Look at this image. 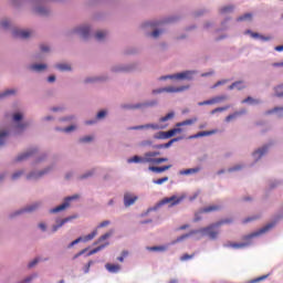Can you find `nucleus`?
Here are the masks:
<instances>
[{
  "instance_id": "obj_63",
  "label": "nucleus",
  "mask_w": 283,
  "mask_h": 283,
  "mask_svg": "<svg viewBox=\"0 0 283 283\" xmlns=\"http://www.w3.org/2000/svg\"><path fill=\"white\" fill-rule=\"evenodd\" d=\"M38 12H39V14H46L48 13V11L43 8H39Z\"/></svg>"
},
{
  "instance_id": "obj_56",
  "label": "nucleus",
  "mask_w": 283,
  "mask_h": 283,
  "mask_svg": "<svg viewBox=\"0 0 283 283\" xmlns=\"http://www.w3.org/2000/svg\"><path fill=\"white\" fill-rule=\"evenodd\" d=\"M21 176H23V171H18L12 175V180H17L18 178H21Z\"/></svg>"
},
{
  "instance_id": "obj_55",
  "label": "nucleus",
  "mask_w": 283,
  "mask_h": 283,
  "mask_svg": "<svg viewBox=\"0 0 283 283\" xmlns=\"http://www.w3.org/2000/svg\"><path fill=\"white\" fill-rule=\"evenodd\" d=\"M36 264H39V259H34L33 261H31L28 265L29 269H32L34 266H36Z\"/></svg>"
},
{
  "instance_id": "obj_28",
  "label": "nucleus",
  "mask_w": 283,
  "mask_h": 283,
  "mask_svg": "<svg viewBox=\"0 0 283 283\" xmlns=\"http://www.w3.org/2000/svg\"><path fill=\"white\" fill-rule=\"evenodd\" d=\"M44 174H48V170H43L40 172H31L30 175H28L27 179L28 180H34L36 178H41V176H44Z\"/></svg>"
},
{
  "instance_id": "obj_59",
  "label": "nucleus",
  "mask_w": 283,
  "mask_h": 283,
  "mask_svg": "<svg viewBox=\"0 0 283 283\" xmlns=\"http://www.w3.org/2000/svg\"><path fill=\"white\" fill-rule=\"evenodd\" d=\"M75 129H76V126H69L64 128L63 132L70 133V132H74Z\"/></svg>"
},
{
  "instance_id": "obj_29",
  "label": "nucleus",
  "mask_w": 283,
  "mask_h": 283,
  "mask_svg": "<svg viewBox=\"0 0 283 283\" xmlns=\"http://www.w3.org/2000/svg\"><path fill=\"white\" fill-rule=\"evenodd\" d=\"M48 65L45 64H33L30 66V70H32L33 72H43V70H46Z\"/></svg>"
},
{
  "instance_id": "obj_14",
  "label": "nucleus",
  "mask_w": 283,
  "mask_h": 283,
  "mask_svg": "<svg viewBox=\"0 0 283 283\" xmlns=\"http://www.w3.org/2000/svg\"><path fill=\"white\" fill-rule=\"evenodd\" d=\"M191 235H198V230H191L190 232L178 237L172 241V244H178V242H182L184 240H187V238H191Z\"/></svg>"
},
{
  "instance_id": "obj_15",
  "label": "nucleus",
  "mask_w": 283,
  "mask_h": 283,
  "mask_svg": "<svg viewBox=\"0 0 283 283\" xmlns=\"http://www.w3.org/2000/svg\"><path fill=\"white\" fill-rule=\"evenodd\" d=\"M148 169L154 174H163L164 171H169V169H171V165L161 166V167L150 166Z\"/></svg>"
},
{
  "instance_id": "obj_10",
  "label": "nucleus",
  "mask_w": 283,
  "mask_h": 283,
  "mask_svg": "<svg viewBox=\"0 0 283 283\" xmlns=\"http://www.w3.org/2000/svg\"><path fill=\"white\" fill-rule=\"evenodd\" d=\"M136 200H138V196L126 192L124 195V207H132V205L136 203Z\"/></svg>"
},
{
  "instance_id": "obj_32",
  "label": "nucleus",
  "mask_w": 283,
  "mask_h": 283,
  "mask_svg": "<svg viewBox=\"0 0 283 283\" xmlns=\"http://www.w3.org/2000/svg\"><path fill=\"white\" fill-rule=\"evenodd\" d=\"M174 116H176V113L170 112L166 116L161 117L159 119V123H167V120H171V118H174Z\"/></svg>"
},
{
  "instance_id": "obj_54",
  "label": "nucleus",
  "mask_w": 283,
  "mask_h": 283,
  "mask_svg": "<svg viewBox=\"0 0 283 283\" xmlns=\"http://www.w3.org/2000/svg\"><path fill=\"white\" fill-rule=\"evenodd\" d=\"M92 264H94V261H88V263L84 266V273H90Z\"/></svg>"
},
{
  "instance_id": "obj_33",
  "label": "nucleus",
  "mask_w": 283,
  "mask_h": 283,
  "mask_svg": "<svg viewBox=\"0 0 283 283\" xmlns=\"http://www.w3.org/2000/svg\"><path fill=\"white\" fill-rule=\"evenodd\" d=\"M30 156H32V153H24L22 155H19L15 160H17V163H21L23 160H28V158H30Z\"/></svg>"
},
{
  "instance_id": "obj_24",
  "label": "nucleus",
  "mask_w": 283,
  "mask_h": 283,
  "mask_svg": "<svg viewBox=\"0 0 283 283\" xmlns=\"http://www.w3.org/2000/svg\"><path fill=\"white\" fill-rule=\"evenodd\" d=\"M200 171V167L197 168H188L180 171L181 176H191L193 174H198Z\"/></svg>"
},
{
  "instance_id": "obj_64",
  "label": "nucleus",
  "mask_w": 283,
  "mask_h": 283,
  "mask_svg": "<svg viewBox=\"0 0 283 283\" xmlns=\"http://www.w3.org/2000/svg\"><path fill=\"white\" fill-rule=\"evenodd\" d=\"M274 50L276 52H283V45L275 46Z\"/></svg>"
},
{
  "instance_id": "obj_40",
  "label": "nucleus",
  "mask_w": 283,
  "mask_h": 283,
  "mask_svg": "<svg viewBox=\"0 0 283 283\" xmlns=\"http://www.w3.org/2000/svg\"><path fill=\"white\" fill-rule=\"evenodd\" d=\"M151 145H154V142L147 139V140H143L138 144L139 147H151Z\"/></svg>"
},
{
  "instance_id": "obj_35",
  "label": "nucleus",
  "mask_w": 283,
  "mask_h": 283,
  "mask_svg": "<svg viewBox=\"0 0 283 283\" xmlns=\"http://www.w3.org/2000/svg\"><path fill=\"white\" fill-rule=\"evenodd\" d=\"M107 36V32L105 31H97L95 34V39L97 41H103Z\"/></svg>"
},
{
  "instance_id": "obj_50",
  "label": "nucleus",
  "mask_w": 283,
  "mask_h": 283,
  "mask_svg": "<svg viewBox=\"0 0 283 283\" xmlns=\"http://www.w3.org/2000/svg\"><path fill=\"white\" fill-rule=\"evenodd\" d=\"M94 140V137L92 136H86L80 139V143H92Z\"/></svg>"
},
{
  "instance_id": "obj_1",
  "label": "nucleus",
  "mask_w": 283,
  "mask_h": 283,
  "mask_svg": "<svg viewBox=\"0 0 283 283\" xmlns=\"http://www.w3.org/2000/svg\"><path fill=\"white\" fill-rule=\"evenodd\" d=\"M231 222H233L232 219H224L221 220L217 223H212L206 228H201L198 231V235H200L199 238H205V235H208L210 240H216V238H218V228L222 227V224H231Z\"/></svg>"
},
{
  "instance_id": "obj_13",
  "label": "nucleus",
  "mask_w": 283,
  "mask_h": 283,
  "mask_svg": "<svg viewBox=\"0 0 283 283\" xmlns=\"http://www.w3.org/2000/svg\"><path fill=\"white\" fill-rule=\"evenodd\" d=\"M178 140H180V137L172 138L166 144L155 145L154 149H169V147H171L174 145V143H178Z\"/></svg>"
},
{
  "instance_id": "obj_4",
  "label": "nucleus",
  "mask_w": 283,
  "mask_h": 283,
  "mask_svg": "<svg viewBox=\"0 0 283 283\" xmlns=\"http://www.w3.org/2000/svg\"><path fill=\"white\" fill-rule=\"evenodd\" d=\"M191 76H193V72L185 71L181 73H177L175 75L161 76L159 81H167V78H177L179 81H185V80H191Z\"/></svg>"
},
{
  "instance_id": "obj_7",
  "label": "nucleus",
  "mask_w": 283,
  "mask_h": 283,
  "mask_svg": "<svg viewBox=\"0 0 283 283\" xmlns=\"http://www.w3.org/2000/svg\"><path fill=\"white\" fill-rule=\"evenodd\" d=\"M96 235H98V230H94L93 232H91L90 234H87L84 238L80 237L69 244V249H72V247H74L75 244H78V242H90V240H94V238H96Z\"/></svg>"
},
{
  "instance_id": "obj_11",
  "label": "nucleus",
  "mask_w": 283,
  "mask_h": 283,
  "mask_svg": "<svg viewBox=\"0 0 283 283\" xmlns=\"http://www.w3.org/2000/svg\"><path fill=\"white\" fill-rule=\"evenodd\" d=\"M13 36L15 39H30V36H32V32L28 31V30H14L13 31Z\"/></svg>"
},
{
  "instance_id": "obj_23",
  "label": "nucleus",
  "mask_w": 283,
  "mask_h": 283,
  "mask_svg": "<svg viewBox=\"0 0 283 283\" xmlns=\"http://www.w3.org/2000/svg\"><path fill=\"white\" fill-rule=\"evenodd\" d=\"M38 208H39V205L35 203L15 212V214L19 216L20 213H25V212L32 213V211H36Z\"/></svg>"
},
{
  "instance_id": "obj_22",
  "label": "nucleus",
  "mask_w": 283,
  "mask_h": 283,
  "mask_svg": "<svg viewBox=\"0 0 283 283\" xmlns=\"http://www.w3.org/2000/svg\"><path fill=\"white\" fill-rule=\"evenodd\" d=\"M213 134H216V130H203L192 135L190 138H202L205 136H213Z\"/></svg>"
},
{
  "instance_id": "obj_46",
  "label": "nucleus",
  "mask_w": 283,
  "mask_h": 283,
  "mask_svg": "<svg viewBox=\"0 0 283 283\" xmlns=\"http://www.w3.org/2000/svg\"><path fill=\"white\" fill-rule=\"evenodd\" d=\"M226 83H229V80H221V81H218V82L211 87V90H216V87H220V85H226Z\"/></svg>"
},
{
  "instance_id": "obj_62",
  "label": "nucleus",
  "mask_w": 283,
  "mask_h": 283,
  "mask_svg": "<svg viewBox=\"0 0 283 283\" xmlns=\"http://www.w3.org/2000/svg\"><path fill=\"white\" fill-rule=\"evenodd\" d=\"M54 81H56V76L51 75V76L48 77L49 83H54Z\"/></svg>"
},
{
  "instance_id": "obj_45",
  "label": "nucleus",
  "mask_w": 283,
  "mask_h": 283,
  "mask_svg": "<svg viewBox=\"0 0 283 283\" xmlns=\"http://www.w3.org/2000/svg\"><path fill=\"white\" fill-rule=\"evenodd\" d=\"M69 219H63L57 226H53V233L59 231V229H61V227H63V224H65V222H67Z\"/></svg>"
},
{
  "instance_id": "obj_58",
  "label": "nucleus",
  "mask_w": 283,
  "mask_h": 283,
  "mask_svg": "<svg viewBox=\"0 0 283 283\" xmlns=\"http://www.w3.org/2000/svg\"><path fill=\"white\" fill-rule=\"evenodd\" d=\"M104 116H107V112H105V111H101V112H98L97 113V118H103Z\"/></svg>"
},
{
  "instance_id": "obj_34",
  "label": "nucleus",
  "mask_w": 283,
  "mask_h": 283,
  "mask_svg": "<svg viewBox=\"0 0 283 283\" xmlns=\"http://www.w3.org/2000/svg\"><path fill=\"white\" fill-rule=\"evenodd\" d=\"M56 69L61 72H70V70H72V66H70V64H56Z\"/></svg>"
},
{
  "instance_id": "obj_5",
  "label": "nucleus",
  "mask_w": 283,
  "mask_h": 283,
  "mask_svg": "<svg viewBox=\"0 0 283 283\" xmlns=\"http://www.w3.org/2000/svg\"><path fill=\"white\" fill-rule=\"evenodd\" d=\"M188 86H180V87H174V86H168L159 90H154L153 94H163V92H167L168 94H176L178 92H185V90H188Z\"/></svg>"
},
{
  "instance_id": "obj_8",
  "label": "nucleus",
  "mask_w": 283,
  "mask_h": 283,
  "mask_svg": "<svg viewBox=\"0 0 283 283\" xmlns=\"http://www.w3.org/2000/svg\"><path fill=\"white\" fill-rule=\"evenodd\" d=\"M181 133H182V128H172L168 132H160L157 138H160V139L172 138V136H176V134H181Z\"/></svg>"
},
{
  "instance_id": "obj_27",
  "label": "nucleus",
  "mask_w": 283,
  "mask_h": 283,
  "mask_svg": "<svg viewBox=\"0 0 283 283\" xmlns=\"http://www.w3.org/2000/svg\"><path fill=\"white\" fill-rule=\"evenodd\" d=\"M195 123H198V118L193 117L191 119H186L181 123H177L176 124V127H185L187 125H193Z\"/></svg>"
},
{
  "instance_id": "obj_21",
  "label": "nucleus",
  "mask_w": 283,
  "mask_h": 283,
  "mask_svg": "<svg viewBox=\"0 0 283 283\" xmlns=\"http://www.w3.org/2000/svg\"><path fill=\"white\" fill-rule=\"evenodd\" d=\"M266 151H269V146H263L262 148H259L256 151H254L253 156L256 158V160H260V158H262Z\"/></svg>"
},
{
  "instance_id": "obj_26",
  "label": "nucleus",
  "mask_w": 283,
  "mask_h": 283,
  "mask_svg": "<svg viewBox=\"0 0 283 283\" xmlns=\"http://www.w3.org/2000/svg\"><path fill=\"white\" fill-rule=\"evenodd\" d=\"M105 268L109 273H118V271H120V265L118 264L107 263Z\"/></svg>"
},
{
  "instance_id": "obj_51",
  "label": "nucleus",
  "mask_w": 283,
  "mask_h": 283,
  "mask_svg": "<svg viewBox=\"0 0 283 283\" xmlns=\"http://www.w3.org/2000/svg\"><path fill=\"white\" fill-rule=\"evenodd\" d=\"M242 103H260V101L253 99V97L249 96L245 99H243Z\"/></svg>"
},
{
  "instance_id": "obj_44",
  "label": "nucleus",
  "mask_w": 283,
  "mask_h": 283,
  "mask_svg": "<svg viewBox=\"0 0 283 283\" xmlns=\"http://www.w3.org/2000/svg\"><path fill=\"white\" fill-rule=\"evenodd\" d=\"M229 107L230 106L217 107L211 111V114H218V112H227V109H229Z\"/></svg>"
},
{
  "instance_id": "obj_47",
  "label": "nucleus",
  "mask_w": 283,
  "mask_h": 283,
  "mask_svg": "<svg viewBox=\"0 0 283 283\" xmlns=\"http://www.w3.org/2000/svg\"><path fill=\"white\" fill-rule=\"evenodd\" d=\"M232 10H233V6H228V7L221 8L220 12L221 14H227V12H231Z\"/></svg>"
},
{
  "instance_id": "obj_53",
  "label": "nucleus",
  "mask_w": 283,
  "mask_h": 283,
  "mask_svg": "<svg viewBox=\"0 0 283 283\" xmlns=\"http://www.w3.org/2000/svg\"><path fill=\"white\" fill-rule=\"evenodd\" d=\"M23 118V115L21 113H17L13 115V120L15 123H19V120H21Z\"/></svg>"
},
{
  "instance_id": "obj_43",
  "label": "nucleus",
  "mask_w": 283,
  "mask_h": 283,
  "mask_svg": "<svg viewBox=\"0 0 283 283\" xmlns=\"http://www.w3.org/2000/svg\"><path fill=\"white\" fill-rule=\"evenodd\" d=\"M169 180V177H163L160 179L153 180L154 185H163L164 182H167Z\"/></svg>"
},
{
  "instance_id": "obj_2",
  "label": "nucleus",
  "mask_w": 283,
  "mask_h": 283,
  "mask_svg": "<svg viewBox=\"0 0 283 283\" xmlns=\"http://www.w3.org/2000/svg\"><path fill=\"white\" fill-rule=\"evenodd\" d=\"M275 227V223H269L261 228L259 231L252 232L245 237H243V240H245L247 243H230L229 247L232 249H244V247H249L251 244V240L253 238H260V235H264V233H268V231H271Z\"/></svg>"
},
{
  "instance_id": "obj_3",
  "label": "nucleus",
  "mask_w": 283,
  "mask_h": 283,
  "mask_svg": "<svg viewBox=\"0 0 283 283\" xmlns=\"http://www.w3.org/2000/svg\"><path fill=\"white\" fill-rule=\"evenodd\" d=\"M160 156V151H148L146 153V160L149 165H163V163H168L169 158L167 157H156Z\"/></svg>"
},
{
  "instance_id": "obj_36",
  "label": "nucleus",
  "mask_w": 283,
  "mask_h": 283,
  "mask_svg": "<svg viewBox=\"0 0 283 283\" xmlns=\"http://www.w3.org/2000/svg\"><path fill=\"white\" fill-rule=\"evenodd\" d=\"M8 136L7 130H1L0 132V147H3L6 145V137Z\"/></svg>"
},
{
  "instance_id": "obj_9",
  "label": "nucleus",
  "mask_w": 283,
  "mask_h": 283,
  "mask_svg": "<svg viewBox=\"0 0 283 283\" xmlns=\"http://www.w3.org/2000/svg\"><path fill=\"white\" fill-rule=\"evenodd\" d=\"M221 101H227V95H221V96L213 97L211 99L199 102L198 105L200 107H202V105H216V103H221Z\"/></svg>"
},
{
  "instance_id": "obj_16",
  "label": "nucleus",
  "mask_w": 283,
  "mask_h": 283,
  "mask_svg": "<svg viewBox=\"0 0 283 283\" xmlns=\"http://www.w3.org/2000/svg\"><path fill=\"white\" fill-rule=\"evenodd\" d=\"M132 129H154V130H158V129H163V127L158 124H146V125L135 126Z\"/></svg>"
},
{
  "instance_id": "obj_57",
  "label": "nucleus",
  "mask_w": 283,
  "mask_h": 283,
  "mask_svg": "<svg viewBox=\"0 0 283 283\" xmlns=\"http://www.w3.org/2000/svg\"><path fill=\"white\" fill-rule=\"evenodd\" d=\"M0 25H1V28H3V29L10 28V21L3 20Z\"/></svg>"
},
{
  "instance_id": "obj_19",
  "label": "nucleus",
  "mask_w": 283,
  "mask_h": 283,
  "mask_svg": "<svg viewBox=\"0 0 283 283\" xmlns=\"http://www.w3.org/2000/svg\"><path fill=\"white\" fill-rule=\"evenodd\" d=\"M128 163L132 164V163H142V164H146V163H149L147 160V153H145L144 157H140L138 155H135L133 158H129L128 159Z\"/></svg>"
},
{
  "instance_id": "obj_37",
  "label": "nucleus",
  "mask_w": 283,
  "mask_h": 283,
  "mask_svg": "<svg viewBox=\"0 0 283 283\" xmlns=\"http://www.w3.org/2000/svg\"><path fill=\"white\" fill-rule=\"evenodd\" d=\"M12 94H17V91L14 88L7 90L0 94V98H6V96H12Z\"/></svg>"
},
{
  "instance_id": "obj_17",
  "label": "nucleus",
  "mask_w": 283,
  "mask_h": 283,
  "mask_svg": "<svg viewBox=\"0 0 283 283\" xmlns=\"http://www.w3.org/2000/svg\"><path fill=\"white\" fill-rule=\"evenodd\" d=\"M220 209L222 207L218 205L207 206L200 210V213H213V211H220Z\"/></svg>"
},
{
  "instance_id": "obj_12",
  "label": "nucleus",
  "mask_w": 283,
  "mask_h": 283,
  "mask_svg": "<svg viewBox=\"0 0 283 283\" xmlns=\"http://www.w3.org/2000/svg\"><path fill=\"white\" fill-rule=\"evenodd\" d=\"M180 202H182V198H178L176 196L169 197V198H165L161 201V205H170V207H175V205H180Z\"/></svg>"
},
{
  "instance_id": "obj_42",
  "label": "nucleus",
  "mask_w": 283,
  "mask_h": 283,
  "mask_svg": "<svg viewBox=\"0 0 283 283\" xmlns=\"http://www.w3.org/2000/svg\"><path fill=\"white\" fill-rule=\"evenodd\" d=\"M149 251H167V245L151 247L148 248Z\"/></svg>"
},
{
  "instance_id": "obj_25",
  "label": "nucleus",
  "mask_w": 283,
  "mask_h": 283,
  "mask_svg": "<svg viewBox=\"0 0 283 283\" xmlns=\"http://www.w3.org/2000/svg\"><path fill=\"white\" fill-rule=\"evenodd\" d=\"M76 32H77L78 34H81V36H82L83 39H87V36H90V27H82V28H78V29L76 30Z\"/></svg>"
},
{
  "instance_id": "obj_49",
  "label": "nucleus",
  "mask_w": 283,
  "mask_h": 283,
  "mask_svg": "<svg viewBox=\"0 0 283 283\" xmlns=\"http://www.w3.org/2000/svg\"><path fill=\"white\" fill-rule=\"evenodd\" d=\"M269 275H262L251 281V283L264 282Z\"/></svg>"
},
{
  "instance_id": "obj_30",
  "label": "nucleus",
  "mask_w": 283,
  "mask_h": 283,
  "mask_svg": "<svg viewBox=\"0 0 283 283\" xmlns=\"http://www.w3.org/2000/svg\"><path fill=\"white\" fill-rule=\"evenodd\" d=\"M109 242H106L105 244H102L93 250L90 251L88 255H94L95 253H98V251H103V249H105V247H108Z\"/></svg>"
},
{
  "instance_id": "obj_41",
  "label": "nucleus",
  "mask_w": 283,
  "mask_h": 283,
  "mask_svg": "<svg viewBox=\"0 0 283 283\" xmlns=\"http://www.w3.org/2000/svg\"><path fill=\"white\" fill-rule=\"evenodd\" d=\"M275 112H279V117L283 116V107H275L272 111H268L266 114H273Z\"/></svg>"
},
{
  "instance_id": "obj_31",
  "label": "nucleus",
  "mask_w": 283,
  "mask_h": 283,
  "mask_svg": "<svg viewBox=\"0 0 283 283\" xmlns=\"http://www.w3.org/2000/svg\"><path fill=\"white\" fill-rule=\"evenodd\" d=\"M253 19V13H244L243 15L239 17L237 21H251Z\"/></svg>"
},
{
  "instance_id": "obj_52",
  "label": "nucleus",
  "mask_w": 283,
  "mask_h": 283,
  "mask_svg": "<svg viewBox=\"0 0 283 283\" xmlns=\"http://www.w3.org/2000/svg\"><path fill=\"white\" fill-rule=\"evenodd\" d=\"M112 235V232H107L105 234H103L102 237H99L97 242H103L104 240H107V238H109Z\"/></svg>"
},
{
  "instance_id": "obj_60",
  "label": "nucleus",
  "mask_w": 283,
  "mask_h": 283,
  "mask_svg": "<svg viewBox=\"0 0 283 283\" xmlns=\"http://www.w3.org/2000/svg\"><path fill=\"white\" fill-rule=\"evenodd\" d=\"M150 35H151L154 39H158V36H160V31L155 30Z\"/></svg>"
},
{
  "instance_id": "obj_39",
  "label": "nucleus",
  "mask_w": 283,
  "mask_h": 283,
  "mask_svg": "<svg viewBox=\"0 0 283 283\" xmlns=\"http://www.w3.org/2000/svg\"><path fill=\"white\" fill-rule=\"evenodd\" d=\"M240 85H242V82H234V83H232L229 87H228V90H235V87H238L239 90H244V86H240Z\"/></svg>"
},
{
  "instance_id": "obj_18",
  "label": "nucleus",
  "mask_w": 283,
  "mask_h": 283,
  "mask_svg": "<svg viewBox=\"0 0 283 283\" xmlns=\"http://www.w3.org/2000/svg\"><path fill=\"white\" fill-rule=\"evenodd\" d=\"M245 33L250 34V36H252V39H261V41H271V39H273L271 35L264 36V35H261L260 33H255L251 30H248Z\"/></svg>"
},
{
  "instance_id": "obj_48",
  "label": "nucleus",
  "mask_w": 283,
  "mask_h": 283,
  "mask_svg": "<svg viewBox=\"0 0 283 283\" xmlns=\"http://www.w3.org/2000/svg\"><path fill=\"white\" fill-rule=\"evenodd\" d=\"M109 224H112V222L109 220H105L103 222H101L98 226H97V229H103L105 227H109Z\"/></svg>"
},
{
  "instance_id": "obj_20",
  "label": "nucleus",
  "mask_w": 283,
  "mask_h": 283,
  "mask_svg": "<svg viewBox=\"0 0 283 283\" xmlns=\"http://www.w3.org/2000/svg\"><path fill=\"white\" fill-rule=\"evenodd\" d=\"M243 114H247V111L242 109L234 112L233 114H230L226 117V123H231V120H235V118H239V116H242Z\"/></svg>"
},
{
  "instance_id": "obj_38",
  "label": "nucleus",
  "mask_w": 283,
  "mask_h": 283,
  "mask_svg": "<svg viewBox=\"0 0 283 283\" xmlns=\"http://www.w3.org/2000/svg\"><path fill=\"white\" fill-rule=\"evenodd\" d=\"M193 258H196V253H192V254H184L180 256V261L181 262H187V260H193Z\"/></svg>"
},
{
  "instance_id": "obj_6",
  "label": "nucleus",
  "mask_w": 283,
  "mask_h": 283,
  "mask_svg": "<svg viewBox=\"0 0 283 283\" xmlns=\"http://www.w3.org/2000/svg\"><path fill=\"white\" fill-rule=\"evenodd\" d=\"M76 199H78V195L67 197L64 203L51 209L50 213H59V211H65V209H67V207H70L71 200H76Z\"/></svg>"
},
{
  "instance_id": "obj_61",
  "label": "nucleus",
  "mask_w": 283,
  "mask_h": 283,
  "mask_svg": "<svg viewBox=\"0 0 283 283\" xmlns=\"http://www.w3.org/2000/svg\"><path fill=\"white\" fill-rule=\"evenodd\" d=\"M187 229H189V224H184V226L179 227V228L177 229V231H185V230H187Z\"/></svg>"
}]
</instances>
